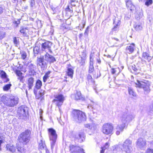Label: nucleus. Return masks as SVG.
<instances>
[{
  "instance_id": "obj_1",
  "label": "nucleus",
  "mask_w": 153,
  "mask_h": 153,
  "mask_svg": "<svg viewBox=\"0 0 153 153\" xmlns=\"http://www.w3.org/2000/svg\"><path fill=\"white\" fill-rule=\"evenodd\" d=\"M56 61L54 57L46 53L44 56L38 58L37 60V66H39L43 69L46 68L48 63L51 64Z\"/></svg>"
},
{
  "instance_id": "obj_2",
  "label": "nucleus",
  "mask_w": 153,
  "mask_h": 153,
  "mask_svg": "<svg viewBox=\"0 0 153 153\" xmlns=\"http://www.w3.org/2000/svg\"><path fill=\"white\" fill-rule=\"evenodd\" d=\"M1 101L6 106L9 107H13L18 103V98L14 96L3 95L1 98Z\"/></svg>"
},
{
  "instance_id": "obj_3",
  "label": "nucleus",
  "mask_w": 153,
  "mask_h": 153,
  "mask_svg": "<svg viewBox=\"0 0 153 153\" xmlns=\"http://www.w3.org/2000/svg\"><path fill=\"white\" fill-rule=\"evenodd\" d=\"M134 117L135 116L134 114L123 113L121 117L122 124L118 125L116 127V129L122 131L125 127L126 123L131 121Z\"/></svg>"
},
{
  "instance_id": "obj_4",
  "label": "nucleus",
  "mask_w": 153,
  "mask_h": 153,
  "mask_svg": "<svg viewBox=\"0 0 153 153\" xmlns=\"http://www.w3.org/2000/svg\"><path fill=\"white\" fill-rule=\"evenodd\" d=\"M31 129H28L21 133L18 136L19 141L24 145H26L30 140Z\"/></svg>"
},
{
  "instance_id": "obj_5",
  "label": "nucleus",
  "mask_w": 153,
  "mask_h": 153,
  "mask_svg": "<svg viewBox=\"0 0 153 153\" xmlns=\"http://www.w3.org/2000/svg\"><path fill=\"white\" fill-rule=\"evenodd\" d=\"M136 86L139 88H142L145 94H147L150 91V86L151 82L149 81L143 79L141 81L137 80L135 82Z\"/></svg>"
},
{
  "instance_id": "obj_6",
  "label": "nucleus",
  "mask_w": 153,
  "mask_h": 153,
  "mask_svg": "<svg viewBox=\"0 0 153 153\" xmlns=\"http://www.w3.org/2000/svg\"><path fill=\"white\" fill-rule=\"evenodd\" d=\"M71 115L74 120L79 123L85 121L86 119L85 114L79 110H73Z\"/></svg>"
},
{
  "instance_id": "obj_7",
  "label": "nucleus",
  "mask_w": 153,
  "mask_h": 153,
  "mask_svg": "<svg viewBox=\"0 0 153 153\" xmlns=\"http://www.w3.org/2000/svg\"><path fill=\"white\" fill-rule=\"evenodd\" d=\"M19 118L26 120L27 119L28 108L25 105H22L19 107L17 110Z\"/></svg>"
},
{
  "instance_id": "obj_8",
  "label": "nucleus",
  "mask_w": 153,
  "mask_h": 153,
  "mask_svg": "<svg viewBox=\"0 0 153 153\" xmlns=\"http://www.w3.org/2000/svg\"><path fill=\"white\" fill-rule=\"evenodd\" d=\"M48 135L50 141L51 148L53 150L55 145L57 135L56 131L52 128L48 129Z\"/></svg>"
},
{
  "instance_id": "obj_9",
  "label": "nucleus",
  "mask_w": 153,
  "mask_h": 153,
  "mask_svg": "<svg viewBox=\"0 0 153 153\" xmlns=\"http://www.w3.org/2000/svg\"><path fill=\"white\" fill-rule=\"evenodd\" d=\"M54 97L55 99L53 100L52 102L59 108L62 105L65 100V97L61 94L54 95Z\"/></svg>"
},
{
  "instance_id": "obj_10",
  "label": "nucleus",
  "mask_w": 153,
  "mask_h": 153,
  "mask_svg": "<svg viewBox=\"0 0 153 153\" xmlns=\"http://www.w3.org/2000/svg\"><path fill=\"white\" fill-rule=\"evenodd\" d=\"M113 129V126L111 123H105L102 127V131L105 134H112Z\"/></svg>"
},
{
  "instance_id": "obj_11",
  "label": "nucleus",
  "mask_w": 153,
  "mask_h": 153,
  "mask_svg": "<svg viewBox=\"0 0 153 153\" xmlns=\"http://www.w3.org/2000/svg\"><path fill=\"white\" fill-rule=\"evenodd\" d=\"M152 59V56L150 55L149 53L143 52L142 54V58H141V63L143 64H146V60L149 62Z\"/></svg>"
},
{
  "instance_id": "obj_12",
  "label": "nucleus",
  "mask_w": 153,
  "mask_h": 153,
  "mask_svg": "<svg viewBox=\"0 0 153 153\" xmlns=\"http://www.w3.org/2000/svg\"><path fill=\"white\" fill-rule=\"evenodd\" d=\"M85 135L83 132L80 133L79 134L75 135V140H77L80 143L83 142L85 140Z\"/></svg>"
},
{
  "instance_id": "obj_13",
  "label": "nucleus",
  "mask_w": 153,
  "mask_h": 153,
  "mask_svg": "<svg viewBox=\"0 0 153 153\" xmlns=\"http://www.w3.org/2000/svg\"><path fill=\"white\" fill-rule=\"evenodd\" d=\"M42 85V81L39 79L37 80L36 82L33 90L34 93L36 97H37V90L40 89Z\"/></svg>"
},
{
  "instance_id": "obj_14",
  "label": "nucleus",
  "mask_w": 153,
  "mask_h": 153,
  "mask_svg": "<svg viewBox=\"0 0 153 153\" xmlns=\"http://www.w3.org/2000/svg\"><path fill=\"white\" fill-rule=\"evenodd\" d=\"M52 45L51 43L48 41H46L41 45V48L42 51H44L46 49L51 48Z\"/></svg>"
},
{
  "instance_id": "obj_15",
  "label": "nucleus",
  "mask_w": 153,
  "mask_h": 153,
  "mask_svg": "<svg viewBox=\"0 0 153 153\" xmlns=\"http://www.w3.org/2000/svg\"><path fill=\"white\" fill-rule=\"evenodd\" d=\"M146 145V141L142 138H139L137 141V145L140 148H143Z\"/></svg>"
},
{
  "instance_id": "obj_16",
  "label": "nucleus",
  "mask_w": 153,
  "mask_h": 153,
  "mask_svg": "<svg viewBox=\"0 0 153 153\" xmlns=\"http://www.w3.org/2000/svg\"><path fill=\"white\" fill-rule=\"evenodd\" d=\"M14 72L17 76V79L19 80L20 82L23 83L24 76H22V73L20 70H16Z\"/></svg>"
},
{
  "instance_id": "obj_17",
  "label": "nucleus",
  "mask_w": 153,
  "mask_h": 153,
  "mask_svg": "<svg viewBox=\"0 0 153 153\" xmlns=\"http://www.w3.org/2000/svg\"><path fill=\"white\" fill-rule=\"evenodd\" d=\"M126 6L131 11L134 10L135 8L134 5L132 4L131 0H126Z\"/></svg>"
},
{
  "instance_id": "obj_18",
  "label": "nucleus",
  "mask_w": 153,
  "mask_h": 153,
  "mask_svg": "<svg viewBox=\"0 0 153 153\" xmlns=\"http://www.w3.org/2000/svg\"><path fill=\"white\" fill-rule=\"evenodd\" d=\"M27 84L28 85L29 90L32 89V87L33 86V83L34 82V79L33 78L30 77L28 78L27 79Z\"/></svg>"
},
{
  "instance_id": "obj_19",
  "label": "nucleus",
  "mask_w": 153,
  "mask_h": 153,
  "mask_svg": "<svg viewBox=\"0 0 153 153\" xmlns=\"http://www.w3.org/2000/svg\"><path fill=\"white\" fill-rule=\"evenodd\" d=\"M134 28L137 31L141 30L143 28L142 24L138 22H136L134 25Z\"/></svg>"
},
{
  "instance_id": "obj_20",
  "label": "nucleus",
  "mask_w": 153,
  "mask_h": 153,
  "mask_svg": "<svg viewBox=\"0 0 153 153\" xmlns=\"http://www.w3.org/2000/svg\"><path fill=\"white\" fill-rule=\"evenodd\" d=\"M134 44L133 43L127 46L126 48V51L129 53H132L134 51Z\"/></svg>"
},
{
  "instance_id": "obj_21",
  "label": "nucleus",
  "mask_w": 153,
  "mask_h": 153,
  "mask_svg": "<svg viewBox=\"0 0 153 153\" xmlns=\"http://www.w3.org/2000/svg\"><path fill=\"white\" fill-rule=\"evenodd\" d=\"M75 99L76 100H84V98L82 97L80 91H76L75 95Z\"/></svg>"
},
{
  "instance_id": "obj_22",
  "label": "nucleus",
  "mask_w": 153,
  "mask_h": 153,
  "mask_svg": "<svg viewBox=\"0 0 153 153\" xmlns=\"http://www.w3.org/2000/svg\"><path fill=\"white\" fill-rule=\"evenodd\" d=\"M27 27L22 26L20 27V32L24 36H27V32H28Z\"/></svg>"
},
{
  "instance_id": "obj_23",
  "label": "nucleus",
  "mask_w": 153,
  "mask_h": 153,
  "mask_svg": "<svg viewBox=\"0 0 153 153\" xmlns=\"http://www.w3.org/2000/svg\"><path fill=\"white\" fill-rule=\"evenodd\" d=\"M6 147L7 150L9 151L12 153H14L16 151V149L15 147L13 146L7 145V146Z\"/></svg>"
},
{
  "instance_id": "obj_24",
  "label": "nucleus",
  "mask_w": 153,
  "mask_h": 153,
  "mask_svg": "<svg viewBox=\"0 0 153 153\" xmlns=\"http://www.w3.org/2000/svg\"><path fill=\"white\" fill-rule=\"evenodd\" d=\"M67 73L68 76L72 78L74 74V70L71 68H68Z\"/></svg>"
},
{
  "instance_id": "obj_25",
  "label": "nucleus",
  "mask_w": 153,
  "mask_h": 153,
  "mask_svg": "<svg viewBox=\"0 0 153 153\" xmlns=\"http://www.w3.org/2000/svg\"><path fill=\"white\" fill-rule=\"evenodd\" d=\"M128 91L129 94L133 97H136V93L134 91L132 88L131 87H128Z\"/></svg>"
},
{
  "instance_id": "obj_26",
  "label": "nucleus",
  "mask_w": 153,
  "mask_h": 153,
  "mask_svg": "<svg viewBox=\"0 0 153 153\" xmlns=\"http://www.w3.org/2000/svg\"><path fill=\"white\" fill-rule=\"evenodd\" d=\"M35 66L33 64L30 63L29 64L28 66V68L29 70V73L31 72V73H32L34 70V69L35 68Z\"/></svg>"
},
{
  "instance_id": "obj_27",
  "label": "nucleus",
  "mask_w": 153,
  "mask_h": 153,
  "mask_svg": "<svg viewBox=\"0 0 153 153\" xmlns=\"http://www.w3.org/2000/svg\"><path fill=\"white\" fill-rule=\"evenodd\" d=\"M51 73V71H48L45 74L44 76L43 77V81L44 82H45L47 79L50 77L49 75Z\"/></svg>"
},
{
  "instance_id": "obj_28",
  "label": "nucleus",
  "mask_w": 153,
  "mask_h": 153,
  "mask_svg": "<svg viewBox=\"0 0 153 153\" xmlns=\"http://www.w3.org/2000/svg\"><path fill=\"white\" fill-rule=\"evenodd\" d=\"M5 35V32L3 31L1 28L0 27V40L4 38Z\"/></svg>"
},
{
  "instance_id": "obj_29",
  "label": "nucleus",
  "mask_w": 153,
  "mask_h": 153,
  "mask_svg": "<svg viewBox=\"0 0 153 153\" xmlns=\"http://www.w3.org/2000/svg\"><path fill=\"white\" fill-rule=\"evenodd\" d=\"M45 146L44 142L43 143L42 140H41L39 142V149H43Z\"/></svg>"
},
{
  "instance_id": "obj_30",
  "label": "nucleus",
  "mask_w": 153,
  "mask_h": 153,
  "mask_svg": "<svg viewBox=\"0 0 153 153\" xmlns=\"http://www.w3.org/2000/svg\"><path fill=\"white\" fill-rule=\"evenodd\" d=\"M39 49V47L38 46H35L33 48V52L35 55L36 56L38 54Z\"/></svg>"
},
{
  "instance_id": "obj_31",
  "label": "nucleus",
  "mask_w": 153,
  "mask_h": 153,
  "mask_svg": "<svg viewBox=\"0 0 153 153\" xmlns=\"http://www.w3.org/2000/svg\"><path fill=\"white\" fill-rule=\"evenodd\" d=\"M16 147L18 151L21 153H22L24 151V148L19 144H17Z\"/></svg>"
},
{
  "instance_id": "obj_32",
  "label": "nucleus",
  "mask_w": 153,
  "mask_h": 153,
  "mask_svg": "<svg viewBox=\"0 0 153 153\" xmlns=\"http://www.w3.org/2000/svg\"><path fill=\"white\" fill-rule=\"evenodd\" d=\"M12 85L10 83L9 84H7L6 85H5L3 87V89L4 91H8L10 88V87Z\"/></svg>"
},
{
  "instance_id": "obj_33",
  "label": "nucleus",
  "mask_w": 153,
  "mask_h": 153,
  "mask_svg": "<svg viewBox=\"0 0 153 153\" xmlns=\"http://www.w3.org/2000/svg\"><path fill=\"white\" fill-rule=\"evenodd\" d=\"M93 103V104H90L88 105V108L89 109L93 111V109H95V105L96 104V103H94L92 101H91Z\"/></svg>"
},
{
  "instance_id": "obj_34",
  "label": "nucleus",
  "mask_w": 153,
  "mask_h": 153,
  "mask_svg": "<svg viewBox=\"0 0 153 153\" xmlns=\"http://www.w3.org/2000/svg\"><path fill=\"white\" fill-rule=\"evenodd\" d=\"M0 76L2 78H6L7 76L6 73L2 70L0 71Z\"/></svg>"
},
{
  "instance_id": "obj_35",
  "label": "nucleus",
  "mask_w": 153,
  "mask_h": 153,
  "mask_svg": "<svg viewBox=\"0 0 153 153\" xmlns=\"http://www.w3.org/2000/svg\"><path fill=\"white\" fill-rule=\"evenodd\" d=\"M109 146L108 143L107 142L105 144V146L101 148V150L100 151V153H104L105 149L107 148Z\"/></svg>"
},
{
  "instance_id": "obj_36",
  "label": "nucleus",
  "mask_w": 153,
  "mask_h": 153,
  "mask_svg": "<svg viewBox=\"0 0 153 153\" xmlns=\"http://www.w3.org/2000/svg\"><path fill=\"white\" fill-rule=\"evenodd\" d=\"M94 70V65L89 64V73L91 74L92 73Z\"/></svg>"
},
{
  "instance_id": "obj_37",
  "label": "nucleus",
  "mask_w": 153,
  "mask_h": 153,
  "mask_svg": "<svg viewBox=\"0 0 153 153\" xmlns=\"http://www.w3.org/2000/svg\"><path fill=\"white\" fill-rule=\"evenodd\" d=\"M121 23V21L120 20H114V24L115 26L119 27Z\"/></svg>"
},
{
  "instance_id": "obj_38",
  "label": "nucleus",
  "mask_w": 153,
  "mask_h": 153,
  "mask_svg": "<svg viewBox=\"0 0 153 153\" xmlns=\"http://www.w3.org/2000/svg\"><path fill=\"white\" fill-rule=\"evenodd\" d=\"M118 28L119 27L114 26V27L112 29L111 31L110 32V34H113V32H115L116 33V32L118 30Z\"/></svg>"
},
{
  "instance_id": "obj_39",
  "label": "nucleus",
  "mask_w": 153,
  "mask_h": 153,
  "mask_svg": "<svg viewBox=\"0 0 153 153\" xmlns=\"http://www.w3.org/2000/svg\"><path fill=\"white\" fill-rule=\"evenodd\" d=\"M79 62L81 64V65H84L85 64V59L81 57L80 59L78 60Z\"/></svg>"
},
{
  "instance_id": "obj_40",
  "label": "nucleus",
  "mask_w": 153,
  "mask_h": 153,
  "mask_svg": "<svg viewBox=\"0 0 153 153\" xmlns=\"http://www.w3.org/2000/svg\"><path fill=\"white\" fill-rule=\"evenodd\" d=\"M94 55L91 53L90 57L89 64L94 65Z\"/></svg>"
},
{
  "instance_id": "obj_41",
  "label": "nucleus",
  "mask_w": 153,
  "mask_h": 153,
  "mask_svg": "<svg viewBox=\"0 0 153 153\" xmlns=\"http://www.w3.org/2000/svg\"><path fill=\"white\" fill-rule=\"evenodd\" d=\"M153 3L152 0H146L145 2V5L147 6H149L150 5H151Z\"/></svg>"
},
{
  "instance_id": "obj_42",
  "label": "nucleus",
  "mask_w": 153,
  "mask_h": 153,
  "mask_svg": "<svg viewBox=\"0 0 153 153\" xmlns=\"http://www.w3.org/2000/svg\"><path fill=\"white\" fill-rule=\"evenodd\" d=\"M66 10L68 12H69L71 13H72L73 12L72 7L68 5L66 9Z\"/></svg>"
},
{
  "instance_id": "obj_43",
  "label": "nucleus",
  "mask_w": 153,
  "mask_h": 153,
  "mask_svg": "<svg viewBox=\"0 0 153 153\" xmlns=\"http://www.w3.org/2000/svg\"><path fill=\"white\" fill-rule=\"evenodd\" d=\"M87 79L89 82H90L91 83H94L91 76L89 74H88L87 77Z\"/></svg>"
},
{
  "instance_id": "obj_44",
  "label": "nucleus",
  "mask_w": 153,
  "mask_h": 153,
  "mask_svg": "<svg viewBox=\"0 0 153 153\" xmlns=\"http://www.w3.org/2000/svg\"><path fill=\"white\" fill-rule=\"evenodd\" d=\"M94 77H96V78H97L99 77H100V76H101V74L100 72V71H99V70H98L97 71V74H94Z\"/></svg>"
},
{
  "instance_id": "obj_45",
  "label": "nucleus",
  "mask_w": 153,
  "mask_h": 153,
  "mask_svg": "<svg viewBox=\"0 0 153 153\" xmlns=\"http://www.w3.org/2000/svg\"><path fill=\"white\" fill-rule=\"evenodd\" d=\"M27 53L25 52H22L21 54L22 59H25L27 57Z\"/></svg>"
},
{
  "instance_id": "obj_46",
  "label": "nucleus",
  "mask_w": 153,
  "mask_h": 153,
  "mask_svg": "<svg viewBox=\"0 0 153 153\" xmlns=\"http://www.w3.org/2000/svg\"><path fill=\"white\" fill-rule=\"evenodd\" d=\"M85 127L87 128L90 129H91L92 128V125L89 124H85Z\"/></svg>"
},
{
  "instance_id": "obj_47",
  "label": "nucleus",
  "mask_w": 153,
  "mask_h": 153,
  "mask_svg": "<svg viewBox=\"0 0 153 153\" xmlns=\"http://www.w3.org/2000/svg\"><path fill=\"white\" fill-rule=\"evenodd\" d=\"M114 147L115 149L117 151H122V150H121L122 148H120V145L114 146Z\"/></svg>"
},
{
  "instance_id": "obj_48",
  "label": "nucleus",
  "mask_w": 153,
  "mask_h": 153,
  "mask_svg": "<svg viewBox=\"0 0 153 153\" xmlns=\"http://www.w3.org/2000/svg\"><path fill=\"white\" fill-rule=\"evenodd\" d=\"M89 27H88L86 29L85 33H84V35L85 36V37H87L88 35V33L89 32Z\"/></svg>"
},
{
  "instance_id": "obj_49",
  "label": "nucleus",
  "mask_w": 153,
  "mask_h": 153,
  "mask_svg": "<svg viewBox=\"0 0 153 153\" xmlns=\"http://www.w3.org/2000/svg\"><path fill=\"white\" fill-rule=\"evenodd\" d=\"M13 42L14 44L16 45V46H17V45L19 44V42L18 41L17 38L16 37H14L13 38Z\"/></svg>"
},
{
  "instance_id": "obj_50",
  "label": "nucleus",
  "mask_w": 153,
  "mask_h": 153,
  "mask_svg": "<svg viewBox=\"0 0 153 153\" xmlns=\"http://www.w3.org/2000/svg\"><path fill=\"white\" fill-rule=\"evenodd\" d=\"M96 60L99 64H100L101 63V61L100 58L99 57V54H98V56L96 58Z\"/></svg>"
},
{
  "instance_id": "obj_51",
  "label": "nucleus",
  "mask_w": 153,
  "mask_h": 153,
  "mask_svg": "<svg viewBox=\"0 0 153 153\" xmlns=\"http://www.w3.org/2000/svg\"><path fill=\"white\" fill-rule=\"evenodd\" d=\"M39 97H37V98L39 99V97H42L43 95H44V94L43 93V92H42V91H39Z\"/></svg>"
},
{
  "instance_id": "obj_52",
  "label": "nucleus",
  "mask_w": 153,
  "mask_h": 153,
  "mask_svg": "<svg viewBox=\"0 0 153 153\" xmlns=\"http://www.w3.org/2000/svg\"><path fill=\"white\" fill-rule=\"evenodd\" d=\"M132 68L135 72H137L138 70L137 68L134 65H132Z\"/></svg>"
},
{
  "instance_id": "obj_53",
  "label": "nucleus",
  "mask_w": 153,
  "mask_h": 153,
  "mask_svg": "<svg viewBox=\"0 0 153 153\" xmlns=\"http://www.w3.org/2000/svg\"><path fill=\"white\" fill-rule=\"evenodd\" d=\"M75 0H71L70 1V3L71 5L70 6L72 7H75L76 6V4L74 3V2L75 1Z\"/></svg>"
},
{
  "instance_id": "obj_54",
  "label": "nucleus",
  "mask_w": 153,
  "mask_h": 153,
  "mask_svg": "<svg viewBox=\"0 0 153 153\" xmlns=\"http://www.w3.org/2000/svg\"><path fill=\"white\" fill-rule=\"evenodd\" d=\"M146 153H153V149H148L146 150Z\"/></svg>"
},
{
  "instance_id": "obj_55",
  "label": "nucleus",
  "mask_w": 153,
  "mask_h": 153,
  "mask_svg": "<svg viewBox=\"0 0 153 153\" xmlns=\"http://www.w3.org/2000/svg\"><path fill=\"white\" fill-rule=\"evenodd\" d=\"M68 20H64L63 22H65V24L67 25H69L71 24V22L70 21H69V22L68 21Z\"/></svg>"
},
{
  "instance_id": "obj_56",
  "label": "nucleus",
  "mask_w": 153,
  "mask_h": 153,
  "mask_svg": "<svg viewBox=\"0 0 153 153\" xmlns=\"http://www.w3.org/2000/svg\"><path fill=\"white\" fill-rule=\"evenodd\" d=\"M116 71H117L114 68H113L111 69V74H115L116 73Z\"/></svg>"
},
{
  "instance_id": "obj_57",
  "label": "nucleus",
  "mask_w": 153,
  "mask_h": 153,
  "mask_svg": "<svg viewBox=\"0 0 153 153\" xmlns=\"http://www.w3.org/2000/svg\"><path fill=\"white\" fill-rule=\"evenodd\" d=\"M35 4V1L34 0L32 1L30 3V6L32 7L33 5H34Z\"/></svg>"
},
{
  "instance_id": "obj_58",
  "label": "nucleus",
  "mask_w": 153,
  "mask_h": 153,
  "mask_svg": "<svg viewBox=\"0 0 153 153\" xmlns=\"http://www.w3.org/2000/svg\"><path fill=\"white\" fill-rule=\"evenodd\" d=\"M140 16H139V17L138 16H139V15H138L136 16L137 19L139 18V19H141V18H142V17L143 16L142 14L141 13H140Z\"/></svg>"
},
{
  "instance_id": "obj_59",
  "label": "nucleus",
  "mask_w": 153,
  "mask_h": 153,
  "mask_svg": "<svg viewBox=\"0 0 153 153\" xmlns=\"http://www.w3.org/2000/svg\"><path fill=\"white\" fill-rule=\"evenodd\" d=\"M18 20L17 21H15L14 22L15 24H16V26H17L20 23V22L19 21V20Z\"/></svg>"
},
{
  "instance_id": "obj_60",
  "label": "nucleus",
  "mask_w": 153,
  "mask_h": 153,
  "mask_svg": "<svg viewBox=\"0 0 153 153\" xmlns=\"http://www.w3.org/2000/svg\"><path fill=\"white\" fill-rule=\"evenodd\" d=\"M4 9L1 7H0V14L2 13L3 12Z\"/></svg>"
},
{
  "instance_id": "obj_61",
  "label": "nucleus",
  "mask_w": 153,
  "mask_h": 153,
  "mask_svg": "<svg viewBox=\"0 0 153 153\" xmlns=\"http://www.w3.org/2000/svg\"><path fill=\"white\" fill-rule=\"evenodd\" d=\"M51 7L52 10H53V13H55V10L56 9L54 7H53V6H51Z\"/></svg>"
},
{
  "instance_id": "obj_62",
  "label": "nucleus",
  "mask_w": 153,
  "mask_h": 153,
  "mask_svg": "<svg viewBox=\"0 0 153 153\" xmlns=\"http://www.w3.org/2000/svg\"><path fill=\"white\" fill-rule=\"evenodd\" d=\"M120 131L117 130L116 132V134L117 135H119L120 134Z\"/></svg>"
},
{
  "instance_id": "obj_63",
  "label": "nucleus",
  "mask_w": 153,
  "mask_h": 153,
  "mask_svg": "<svg viewBox=\"0 0 153 153\" xmlns=\"http://www.w3.org/2000/svg\"><path fill=\"white\" fill-rule=\"evenodd\" d=\"M3 143V141L2 140H0V151L1 150V144Z\"/></svg>"
},
{
  "instance_id": "obj_64",
  "label": "nucleus",
  "mask_w": 153,
  "mask_h": 153,
  "mask_svg": "<svg viewBox=\"0 0 153 153\" xmlns=\"http://www.w3.org/2000/svg\"><path fill=\"white\" fill-rule=\"evenodd\" d=\"M83 34L82 33H81L79 34V37L80 39H81V37L82 36Z\"/></svg>"
}]
</instances>
